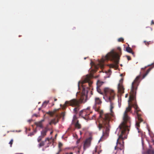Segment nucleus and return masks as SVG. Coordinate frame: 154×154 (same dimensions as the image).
Segmentation results:
<instances>
[{
	"label": "nucleus",
	"mask_w": 154,
	"mask_h": 154,
	"mask_svg": "<svg viewBox=\"0 0 154 154\" xmlns=\"http://www.w3.org/2000/svg\"><path fill=\"white\" fill-rule=\"evenodd\" d=\"M140 78V75L137 76L132 84L131 91L129 97V100L128 101V106L126 108L124 113L123 117V121L119 126V128H129L130 126L131 119L128 116L127 112L131 110L132 106L135 109V111L136 112L137 115V120L136 121V125L138 130L139 129V128L140 126V123L143 122V119L141 117V115L138 113L140 110L137 103H134V104H132L131 106L129 103L130 100H134L135 98L136 90L137 86L138 85Z\"/></svg>",
	"instance_id": "obj_1"
},
{
	"label": "nucleus",
	"mask_w": 154,
	"mask_h": 154,
	"mask_svg": "<svg viewBox=\"0 0 154 154\" xmlns=\"http://www.w3.org/2000/svg\"><path fill=\"white\" fill-rule=\"evenodd\" d=\"M104 92L107 96L108 101L110 102V111L111 113L106 114L103 115H100L101 118V120L97 124V127L99 130H103V135L108 136L109 131V122L112 117L114 116V113L112 109L114 108V104L111 101L113 99L115 96V93L113 90L108 88H106L104 89Z\"/></svg>",
	"instance_id": "obj_2"
},
{
	"label": "nucleus",
	"mask_w": 154,
	"mask_h": 154,
	"mask_svg": "<svg viewBox=\"0 0 154 154\" xmlns=\"http://www.w3.org/2000/svg\"><path fill=\"white\" fill-rule=\"evenodd\" d=\"M92 82L89 76L87 77L82 82H79L78 86L79 90H82V94L79 100L75 99L70 100V106H75L73 109L74 113L76 114L80 109V103H85L87 100L88 94L90 93L91 95L93 94L92 91Z\"/></svg>",
	"instance_id": "obj_3"
},
{
	"label": "nucleus",
	"mask_w": 154,
	"mask_h": 154,
	"mask_svg": "<svg viewBox=\"0 0 154 154\" xmlns=\"http://www.w3.org/2000/svg\"><path fill=\"white\" fill-rule=\"evenodd\" d=\"M117 49L119 51L118 53L115 52L114 50H112L110 52L107 54L105 57H103L101 61L99 64V66L101 69L103 68L104 65V62L105 60H110L114 62V64H110V67L112 68L117 67L118 66V64L119 62L120 55L122 54L121 48L119 47L117 48Z\"/></svg>",
	"instance_id": "obj_4"
},
{
	"label": "nucleus",
	"mask_w": 154,
	"mask_h": 154,
	"mask_svg": "<svg viewBox=\"0 0 154 154\" xmlns=\"http://www.w3.org/2000/svg\"><path fill=\"white\" fill-rule=\"evenodd\" d=\"M119 128L121 134L119 136L118 139L117 140L116 146H115V149L117 151L122 150L123 153L124 154V146L123 140L126 138L125 135L128 133L129 129L123 128Z\"/></svg>",
	"instance_id": "obj_5"
},
{
	"label": "nucleus",
	"mask_w": 154,
	"mask_h": 154,
	"mask_svg": "<svg viewBox=\"0 0 154 154\" xmlns=\"http://www.w3.org/2000/svg\"><path fill=\"white\" fill-rule=\"evenodd\" d=\"M92 112L88 109L81 110L80 112L79 116H82L85 120H88L94 119L95 117V115L92 116H90V114Z\"/></svg>",
	"instance_id": "obj_6"
},
{
	"label": "nucleus",
	"mask_w": 154,
	"mask_h": 154,
	"mask_svg": "<svg viewBox=\"0 0 154 154\" xmlns=\"http://www.w3.org/2000/svg\"><path fill=\"white\" fill-rule=\"evenodd\" d=\"M102 103V101L100 98L98 97L95 98V104L93 106V108L96 111H98L99 110L100 105Z\"/></svg>",
	"instance_id": "obj_7"
},
{
	"label": "nucleus",
	"mask_w": 154,
	"mask_h": 154,
	"mask_svg": "<svg viewBox=\"0 0 154 154\" xmlns=\"http://www.w3.org/2000/svg\"><path fill=\"white\" fill-rule=\"evenodd\" d=\"M92 138L91 137L87 138L84 142L83 149L85 150L91 145Z\"/></svg>",
	"instance_id": "obj_8"
},
{
	"label": "nucleus",
	"mask_w": 154,
	"mask_h": 154,
	"mask_svg": "<svg viewBox=\"0 0 154 154\" xmlns=\"http://www.w3.org/2000/svg\"><path fill=\"white\" fill-rule=\"evenodd\" d=\"M123 79H121L120 81V83L118 84V92L120 94H123L124 93V89L122 85Z\"/></svg>",
	"instance_id": "obj_9"
},
{
	"label": "nucleus",
	"mask_w": 154,
	"mask_h": 154,
	"mask_svg": "<svg viewBox=\"0 0 154 154\" xmlns=\"http://www.w3.org/2000/svg\"><path fill=\"white\" fill-rule=\"evenodd\" d=\"M50 129L46 127L45 128V129L42 130L41 132V136L42 137H44L46 135V133L47 131L49 130Z\"/></svg>",
	"instance_id": "obj_10"
},
{
	"label": "nucleus",
	"mask_w": 154,
	"mask_h": 154,
	"mask_svg": "<svg viewBox=\"0 0 154 154\" xmlns=\"http://www.w3.org/2000/svg\"><path fill=\"white\" fill-rule=\"evenodd\" d=\"M102 152L100 147L99 146L96 147L93 152L92 154H100Z\"/></svg>",
	"instance_id": "obj_11"
},
{
	"label": "nucleus",
	"mask_w": 154,
	"mask_h": 154,
	"mask_svg": "<svg viewBox=\"0 0 154 154\" xmlns=\"http://www.w3.org/2000/svg\"><path fill=\"white\" fill-rule=\"evenodd\" d=\"M143 154H154V149L152 148L148 149L143 152Z\"/></svg>",
	"instance_id": "obj_12"
},
{
	"label": "nucleus",
	"mask_w": 154,
	"mask_h": 154,
	"mask_svg": "<svg viewBox=\"0 0 154 154\" xmlns=\"http://www.w3.org/2000/svg\"><path fill=\"white\" fill-rule=\"evenodd\" d=\"M59 121L58 119L57 118H55L52 119L51 121L49 122V124L50 125H51L52 124H56Z\"/></svg>",
	"instance_id": "obj_13"
},
{
	"label": "nucleus",
	"mask_w": 154,
	"mask_h": 154,
	"mask_svg": "<svg viewBox=\"0 0 154 154\" xmlns=\"http://www.w3.org/2000/svg\"><path fill=\"white\" fill-rule=\"evenodd\" d=\"M70 100L69 101H66L65 102V104H63V105H62L61 104H60V106L62 108V109H65L66 107V105L67 104L70 106Z\"/></svg>",
	"instance_id": "obj_14"
},
{
	"label": "nucleus",
	"mask_w": 154,
	"mask_h": 154,
	"mask_svg": "<svg viewBox=\"0 0 154 154\" xmlns=\"http://www.w3.org/2000/svg\"><path fill=\"white\" fill-rule=\"evenodd\" d=\"M75 128L78 129H79L81 128V125L79 123V120H77L76 123L75 124Z\"/></svg>",
	"instance_id": "obj_15"
},
{
	"label": "nucleus",
	"mask_w": 154,
	"mask_h": 154,
	"mask_svg": "<svg viewBox=\"0 0 154 154\" xmlns=\"http://www.w3.org/2000/svg\"><path fill=\"white\" fill-rule=\"evenodd\" d=\"M126 51L128 53H131L134 56V53L133 52L132 49L129 47H127L126 48Z\"/></svg>",
	"instance_id": "obj_16"
},
{
	"label": "nucleus",
	"mask_w": 154,
	"mask_h": 154,
	"mask_svg": "<svg viewBox=\"0 0 154 154\" xmlns=\"http://www.w3.org/2000/svg\"><path fill=\"white\" fill-rule=\"evenodd\" d=\"M152 68H149L146 71V72L143 75L142 77V79H143L145 78V77L147 75L149 72L151 70Z\"/></svg>",
	"instance_id": "obj_17"
},
{
	"label": "nucleus",
	"mask_w": 154,
	"mask_h": 154,
	"mask_svg": "<svg viewBox=\"0 0 154 154\" xmlns=\"http://www.w3.org/2000/svg\"><path fill=\"white\" fill-rule=\"evenodd\" d=\"M35 125L37 127H39L41 128H43V125L41 122H36Z\"/></svg>",
	"instance_id": "obj_18"
},
{
	"label": "nucleus",
	"mask_w": 154,
	"mask_h": 154,
	"mask_svg": "<svg viewBox=\"0 0 154 154\" xmlns=\"http://www.w3.org/2000/svg\"><path fill=\"white\" fill-rule=\"evenodd\" d=\"M105 88H104V89H105ZM97 92L100 94H105V96L107 97V96L104 93V92L103 93L101 91V89L99 88L98 87L97 88ZM103 91H104V90H103Z\"/></svg>",
	"instance_id": "obj_19"
},
{
	"label": "nucleus",
	"mask_w": 154,
	"mask_h": 154,
	"mask_svg": "<svg viewBox=\"0 0 154 154\" xmlns=\"http://www.w3.org/2000/svg\"><path fill=\"white\" fill-rule=\"evenodd\" d=\"M49 101H44L42 105V107H45L46 106L48 103H49Z\"/></svg>",
	"instance_id": "obj_20"
},
{
	"label": "nucleus",
	"mask_w": 154,
	"mask_h": 154,
	"mask_svg": "<svg viewBox=\"0 0 154 154\" xmlns=\"http://www.w3.org/2000/svg\"><path fill=\"white\" fill-rule=\"evenodd\" d=\"M63 145V144L61 143L60 142H59L58 145V148H61Z\"/></svg>",
	"instance_id": "obj_21"
},
{
	"label": "nucleus",
	"mask_w": 154,
	"mask_h": 154,
	"mask_svg": "<svg viewBox=\"0 0 154 154\" xmlns=\"http://www.w3.org/2000/svg\"><path fill=\"white\" fill-rule=\"evenodd\" d=\"M58 152L56 153V154H60V152L62 150V148H58Z\"/></svg>",
	"instance_id": "obj_22"
},
{
	"label": "nucleus",
	"mask_w": 154,
	"mask_h": 154,
	"mask_svg": "<svg viewBox=\"0 0 154 154\" xmlns=\"http://www.w3.org/2000/svg\"><path fill=\"white\" fill-rule=\"evenodd\" d=\"M119 42H123L124 41V39L122 38H120L118 39Z\"/></svg>",
	"instance_id": "obj_23"
},
{
	"label": "nucleus",
	"mask_w": 154,
	"mask_h": 154,
	"mask_svg": "<svg viewBox=\"0 0 154 154\" xmlns=\"http://www.w3.org/2000/svg\"><path fill=\"white\" fill-rule=\"evenodd\" d=\"M13 139H11L10 142H9V144H10V147H12V145L13 144Z\"/></svg>",
	"instance_id": "obj_24"
},
{
	"label": "nucleus",
	"mask_w": 154,
	"mask_h": 154,
	"mask_svg": "<svg viewBox=\"0 0 154 154\" xmlns=\"http://www.w3.org/2000/svg\"><path fill=\"white\" fill-rule=\"evenodd\" d=\"M97 83L98 84V85H99V86H100L103 83V82H101L99 81H98L97 82Z\"/></svg>",
	"instance_id": "obj_25"
},
{
	"label": "nucleus",
	"mask_w": 154,
	"mask_h": 154,
	"mask_svg": "<svg viewBox=\"0 0 154 154\" xmlns=\"http://www.w3.org/2000/svg\"><path fill=\"white\" fill-rule=\"evenodd\" d=\"M58 110V109H55L53 111H52V112L53 115H54Z\"/></svg>",
	"instance_id": "obj_26"
},
{
	"label": "nucleus",
	"mask_w": 154,
	"mask_h": 154,
	"mask_svg": "<svg viewBox=\"0 0 154 154\" xmlns=\"http://www.w3.org/2000/svg\"><path fill=\"white\" fill-rule=\"evenodd\" d=\"M43 137H42V136H39L38 139V142H39L40 141H41V140H42V138H43Z\"/></svg>",
	"instance_id": "obj_27"
},
{
	"label": "nucleus",
	"mask_w": 154,
	"mask_h": 154,
	"mask_svg": "<svg viewBox=\"0 0 154 154\" xmlns=\"http://www.w3.org/2000/svg\"><path fill=\"white\" fill-rule=\"evenodd\" d=\"M47 114H49L51 116H52L53 115L52 111H49L47 112Z\"/></svg>",
	"instance_id": "obj_28"
},
{
	"label": "nucleus",
	"mask_w": 154,
	"mask_h": 154,
	"mask_svg": "<svg viewBox=\"0 0 154 154\" xmlns=\"http://www.w3.org/2000/svg\"><path fill=\"white\" fill-rule=\"evenodd\" d=\"M44 145V143L43 142H42L39 144L40 146H43Z\"/></svg>",
	"instance_id": "obj_29"
},
{
	"label": "nucleus",
	"mask_w": 154,
	"mask_h": 154,
	"mask_svg": "<svg viewBox=\"0 0 154 154\" xmlns=\"http://www.w3.org/2000/svg\"><path fill=\"white\" fill-rule=\"evenodd\" d=\"M65 115V113L64 112H62L61 114V116L63 117H64Z\"/></svg>",
	"instance_id": "obj_30"
},
{
	"label": "nucleus",
	"mask_w": 154,
	"mask_h": 154,
	"mask_svg": "<svg viewBox=\"0 0 154 154\" xmlns=\"http://www.w3.org/2000/svg\"><path fill=\"white\" fill-rule=\"evenodd\" d=\"M126 57H127V58L128 60H131V58L130 56H126Z\"/></svg>",
	"instance_id": "obj_31"
},
{
	"label": "nucleus",
	"mask_w": 154,
	"mask_h": 154,
	"mask_svg": "<svg viewBox=\"0 0 154 154\" xmlns=\"http://www.w3.org/2000/svg\"><path fill=\"white\" fill-rule=\"evenodd\" d=\"M144 42L145 43V45L147 46H148L149 44V42H146V41H144Z\"/></svg>",
	"instance_id": "obj_32"
},
{
	"label": "nucleus",
	"mask_w": 154,
	"mask_h": 154,
	"mask_svg": "<svg viewBox=\"0 0 154 154\" xmlns=\"http://www.w3.org/2000/svg\"><path fill=\"white\" fill-rule=\"evenodd\" d=\"M78 149H79L78 152H79V150L81 149V146H77Z\"/></svg>",
	"instance_id": "obj_33"
},
{
	"label": "nucleus",
	"mask_w": 154,
	"mask_h": 154,
	"mask_svg": "<svg viewBox=\"0 0 154 154\" xmlns=\"http://www.w3.org/2000/svg\"><path fill=\"white\" fill-rule=\"evenodd\" d=\"M80 139H79L77 141H76V143L77 144L79 143L80 142Z\"/></svg>",
	"instance_id": "obj_34"
},
{
	"label": "nucleus",
	"mask_w": 154,
	"mask_h": 154,
	"mask_svg": "<svg viewBox=\"0 0 154 154\" xmlns=\"http://www.w3.org/2000/svg\"><path fill=\"white\" fill-rule=\"evenodd\" d=\"M34 135V133L33 132H32V133H30L29 134V135L30 136H32Z\"/></svg>",
	"instance_id": "obj_35"
},
{
	"label": "nucleus",
	"mask_w": 154,
	"mask_h": 154,
	"mask_svg": "<svg viewBox=\"0 0 154 154\" xmlns=\"http://www.w3.org/2000/svg\"><path fill=\"white\" fill-rule=\"evenodd\" d=\"M50 140V139L49 138H46L45 141H46L47 140L49 141Z\"/></svg>",
	"instance_id": "obj_36"
},
{
	"label": "nucleus",
	"mask_w": 154,
	"mask_h": 154,
	"mask_svg": "<svg viewBox=\"0 0 154 154\" xmlns=\"http://www.w3.org/2000/svg\"><path fill=\"white\" fill-rule=\"evenodd\" d=\"M151 24H154V22H153V20H152V21H151Z\"/></svg>",
	"instance_id": "obj_37"
},
{
	"label": "nucleus",
	"mask_w": 154,
	"mask_h": 154,
	"mask_svg": "<svg viewBox=\"0 0 154 154\" xmlns=\"http://www.w3.org/2000/svg\"><path fill=\"white\" fill-rule=\"evenodd\" d=\"M33 116H35L36 117H37L38 116L36 114H33Z\"/></svg>",
	"instance_id": "obj_38"
},
{
	"label": "nucleus",
	"mask_w": 154,
	"mask_h": 154,
	"mask_svg": "<svg viewBox=\"0 0 154 154\" xmlns=\"http://www.w3.org/2000/svg\"><path fill=\"white\" fill-rule=\"evenodd\" d=\"M44 121V120H42L41 121H40L39 122H41V123H42V122Z\"/></svg>",
	"instance_id": "obj_39"
},
{
	"label": "nucleus",
	"mask_w": 154,
	"mask_h": 154,
	"mask_svg": "<svg viewBox=\"0 0 154 154\" xmlns=\"http://www.w3.org/2000/svg\"><path fill=\"white\" fill-rule=\"evenodd\" d=\"M53 133V131H51V132H50V134L51 135Z\"/></svg>",
	"instance_id": "obj_40"
},
{
	"label": "nucleus",
	"mask_w": 154,
	"mask_h": 154,
	"mask_svg": "<svg viewBox=\"0 0 154 154\" xmlns=\"http://www.w3.org/2000/svg\"><path fill=\"white\" fill-rule=\"evenodd\" d=\"M57 100V99H56V98H55L54 99V101H56Z\"/></svg>",
	"instance_id": "obj_41"
},
{
	"label": "nucleus",
	"mask_w": 154,
	"mask_h": 154,
	"mask_svg": "<svg viewBox=\"0 0 154 154\" xmlns=\"http://www.w3.org/2000/svg\"><path fill=\"white\" fill-rule=\"evenodd\" d=\"M69 154H73V153L72 152H70L69 153Z\"/></svg>",
	"instance_id": "obj_42"
},
{
	"label": "nucleus",
	"mask_w": 154,
	"mask_h": 154,
	"mask_svg": "<svg viewBox=\"0 0 154 154\" xmlns=\"http://www.w3.org/2000/svg\"><path fill=\"white\" fill-rule=\"evenodd\" d=\"M146 68V67H145V68H142V69H145V68Z\"/></svg>",
	"instance_id": "obj_43"
},
{
	"label": "nucleus",
	"mask_w": 154,
	"mask_h": 154,
	"mask_svg": "<svg viewBox=\"0 0 154 154\" xmlns=\"http://www.w3.org/2000/svg\"><path fill=\"white\" fill-rule=\"evenodd\" d=\"M41 108H39L38 110H41Z\"/></svg>",
	"instance_id": "obj_44"
},
{
	"label": "nucleus",
	"mask_w": 154,
	"mask_h": 154,
	"mask_svg": "<svg viewBox=\"0 0 154 154\" xmlns=\"http://www.w3.org/2000/svg\"><path fill=\"white\" fill-rule=\"evenodd\" d=\"M69 153H66L65 154H69Z\"/></svg>",
	"instance_id": "obj_45"
},
{
	"label": "nucleus",
	"mask_w": 154,
	"mask_h": 154,
	"mask_svg": "<svg viewBox=\"0 0 154 154\" xmlns=\"http://www.w3.org/2000/svg\"><path fill=\"white\" fill-rule=\"evenodd\" d=\"M84 59H86V58H84Z\"/></svg>",
	"instance_id": "obj_46"
},
{
	"label": "nucleus",
	"mask_w": 154,
	"mask_h": 154,
	"mask_svg": "<svg viewBox=\"0 0 154 154\" xmlns=\"http://www.w3.org/2000/svg\"><path fill=\"white\" fill-rule=\"evenodd\" d=\"M138 132H140V131H138Z\"/></svg>",
	"instance_id": "obj_47"
},
{
	"label": "nucleus",
	"mask_w": 154,
	"mask_h": 154,
	"mask_svg": "<svg viewBox=\"0 0 154 154\" xmlns=\"http://www.w3.org/2000/svg\"><path fill=\"white\" fill-rule=\"evenodd\" d=\"M152 64H154V63H152Z\"/></svg>",
	"instance_id": "obj_48"
}]
</instances>
